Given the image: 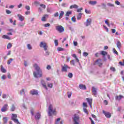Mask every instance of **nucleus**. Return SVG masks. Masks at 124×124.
Instances as JSON below:
<instances>
[{"label": "nucleus", "instance_id": "43", "mask_svg": "<svg viewBox=\"0 0 124 124\" xmlns=\"http://www.w3.org/2000/svg\"><path fill=\"white\" fill-rule=\"evenodd\" d=\"M105 24L108 26V27H110V24H109V22H108V19H107L105 21Z\"/></svg>", "mask_w": 124, "mask_h": 124}, {"label": "nucleus", "instance_id": "19", "mask_svg": "<svg viewBox=\"0 0 124 124\" xmlns=\"http://www.w3.org/2000/svg\"><path fill=\"white\" fill-rule=\"evenodd\" d=\"M2 38H3V39H8V40H11V38H10V37H9L7 35H3L2 36Z\"/></svg>", "mask_w": 124, "mask_h": 124}, {"label": "nucleus", "instance_id": "57", "mask_svg": "<svg viewBox=\"0 0 124 124\" xmlns=\"http://www.w3.org/2000/svg\"><path fill=\"white\" fill-rule=\"evenodd\" d=\"M71 20L72 21V22H76V19L74 16L72 17Z\"/></svg>", "mask_w": 124, "mask_h": 124}, {"label": "nucleus", "instance_id": "47", "mask_svg": "<svg viewBox=\"0 0 124 124\" xmlns=\"http://www.w3.org/2000/svg\"><path fill=\"white\" fill-rule=\"evenodd\" d=\"M54 43L55 44V46H58V45H59V43L58 42V40H55L54 41Z\"/></svg>", "mask_w": 124, "mask_h": 124}, {"label": "nucleus", "instance_id": "15", "mask_svg": "<svg viewBox=\"0 0 124 124\" xmlns=\"http://www.w3.org/2000/svg\"><path fill=\"white\" fill-rule=\"evenodd\" d=\"M79 88L80 90H87V86L84 84H79Z\"/></svg>", "mask_w": 124, "mask_h": 124}, {"label": "nucleus", "instance_id": "27", "mask_svg": "<svg viewBox=\"0 0 124 124\" xmlns=\"http://www.w3.org/2000/svg\"><path fill=\"white\" fill-rule=\"evenodd\" d=\"M101 55H102V56H107V55H108V53H107V52L103 50L101 52Z\"/></svg>", "mask_w": 124, "mask_h": 124}, {"label": "nucleus", "instance_id": "23", "mask_svg": "<svg viewBox=\"0 0 124 124\" xmlns=\"http://www.w3.org/2000/svg\"><path fill=\"white\" fill-rule=\"evenodd\" d=\"M0 70L1 72H2V73H5L6 72V70L4 69V68L3 67V66L2 65L0 66Z\"/></svg>", "mask_w": 124, "mask_h": 124}, {"label": "nucleus", "instance_id": "51", "mask_svg": "<svg viewBox=\"0 0 124 124\" xmlns=\"http://www.w3.org/2000/svg\"><path fill=\"white\" fill-rule=\"evenodd\" d=\"M85 13L87 14H91V11H89L87 9H85Z\"/></svg>", "mask_w": 124, "mask_h": 124}, {"label": "nucleus", "instance_id": "58", "mask_svg": "<svg viewBox=\"0 0 124 124\" xmlns=\"http://www.w3.org/2000/svg\"><path fill=\"white\" fill-rule=\"evenodd\" d=\"M83 10V8H80L77 10V12H81Z\"/></svg>", "mask_w": 124, "mask_h": 124}, {"label": "nucleus", "instance_id": "41", "mask_svg": "<svg viewBox=\"0 0 124 124\" xmlns=\"http://www.w3.org/2000/svg\"><path fill=\"white\" fill-rule=\"evenodd\" d=\"M83 111L84 112H85L86 114L87 115L89 114V112L88 111V109L86 108H83Z\"/></svg>", "mask_w": 124, "mask_h": 124}, {"label": "nucleus", "instance_id": "45", "mask_svg": "<svg viewBox=\"0 0 124 124\" xmlns=\"http://www.w3.org/2000/svg\"><path fill=\"white\" fill-rule=\"evenodd\" d=\"M119 64H120L121 65V66H124V60H123V62H120Z\"/></svg>", "mask_w": 124, "mask_h": 124}, {"label": "nucleus", "instance_id": "17", "mask_svg": "<svg viewBox=\"0 0 124 124\" xmlns=\"http://www.w3.org/2000/svg\"><path fill=\"white\" fill-rule=\"evenodd\" d=\"M124 96L122 95H120L119 96L116 95L115 96V99L116 100H118L120 101L121 100V99H122V98H124Z\"/></svg>", "mask_w": 124, "mask_h": 124}, {"label": "nucleus", "instance_id": "14", "mask_svg": "<svg viewBox=\"0 0 124 124\" xmlns=\"http://www.w3.org/2000/svg\"><path fill=\"white\" fill-rule=\"evenodd\" d=\"M7 107H8V105H7V104L4 105L1 109V112H5V111L7 110Z\"/></svg>", "mask_w": 124, "mask_h": 124}, {"label": "nucleus", "instance_id": "63", "mask_svg": "<svg viewBox=\"0 0 124 124\" xmlns=\"http://www.w3.org/2000/svg\"><path fill=\"white\" fill-rule=\"evenodd\" d=\"M31 14V12L30 11H28L25 12L26 15H29V14Z\"/></svg>", "mask_w": 124, "mask_h": 124}, {"label": "nucleus", "instance_id": "31", "mask_svg": "<svg viewBox=\"0 0 124 124\" xmlns=\"http://www.w3.org/2000/svg\"><path fill=\"white\" fill-rule=\"evenodd\" d=\"M3 121L4 124H7V117H3Z\"/></svg>", "mask_w": 124, "mask_h": 124}, {"label": "nucleus", "instance_id": "46", "mask_svg": "<svg viewBox=\"0 0 124 124\" xmlns=\"http://www.w3.org/2000/svg\"><path fill=\"white\" fill-rule=\"evenodd\" d=\"M47 86L48 87V88H53V84L52 83H49L47 84Z\"/></svg>", "mask_w": 124, "mask_h": 124}, {"label": "nucleus", "instance_id": "44", "mask_svg": "<svg viewBox=\"0 0 124 124\" xmlns=\"http://www.w3.org/2000/svg\"><path fill=\"white\" fill-rule=\"evenodd\" d=\"M27 47L29 50H31L32 47H31V44H28Z\"/></svg>", "mask_w": 124, "mask_h": 124}, {"label": "nucleus", "instance_id": "1", "mask_svg": "<svg viewBox=\"0 0 124 124\" xmlns=\"http://www.w3.org/2000/svg\"><path fill=\"white\" fill-rule=\"evenodd\" d=\"M33 67L37 72V73H36V72H33L34 77L35 78H40L41 77H42V71L40 70V68L37 65V64H34Z\"/></svg>", "mask_w": 124, "mask_h": 124}, {"label": "nucleus", "instance_id": "36", "mask_svg": "<svg viewBox=\"0 0 124 124\" xmlns=\"http://www.w3.org/2000/svg\"><path fill=\"white\" fill-rule=\"evenodd\" d=\"M107 5L110 7H114V4H112L111 3H108Z\"/></svg>", "mask_w": 124, "mask_h": 124}, {"label": "nucleus", "instance_id": "2", "mask_svg": "<svg viewBox=\"0 0 124 124\" xmlns=\"http://www.w3.org/2000/svg\"><path fill=\"white\" fill-rule=\"evenodd\" d=\"M48 115L49 117H51L53 115H57V111L56 108L53 109V105H49L48 106Z\"/></svg>", "mask_w": 124, "mask_h": 124}, {"label": "nucleus", "instance_id": "50", "mask_svg": "<svg viewBox=\"0 0 124 124\" xmlns=\"http://www.w3.org/2000/svg\"><path fill=\"white\" fill-rule=\"evenodd\" d=\"M67 94H68V97L69 98H70V97H71L72 93H70V92H68V93H67Z\"/></svg>", "mask_w": 124, "mask_h": 124}, {"label": "nucleus", "instance_id": "18", "mask_svg": "<svg viewBox=\"0 0 124 124\" xmlns=\"http://www.w3.org/2000/svg\"><path fill=\"white\" fill-rule=\"evenodd\" d=\"M40 117H41V114H40L39 112H38L35 115V120H39V119H40Z\"/></svg>", "mask_w": 124, "mask_h": 124}, {"label": "nucleus", "instance_id": "33", "mask_svg": "<svg viewBox=\"0 0 124 124\" xmlns=\"http://www.w3.org/2000/svg\"><path fill=\"white\" fill-rule=\"evenodd\" d=\"M12 47V44L10 43H8L7 46V49H10Z\"/></svg>", "mask_w": 124, "mask_h": 124}, {"label": "nucleus", "instance_id": "48", "mask_svg": "<svg viewBox=\"0 0 124 124\" xmlns=\"http://www.w3.org/2000/svg\"><path fill=\"white\" fill-rule=\"evenodd\" d=\"M83 107H86V108H87V107H88V104H87V103L84 102L83 103Z\"/></svg>", "mask_w": 124, "mask_h": 124}, {"label": "nucleus", "instance_id": "37", "mask_svg": "<svg viewBox=\"0 0 124 124\" xmlns=\"http://www.w3.org/2000/svg\"><path fill=\"white\" fill-rule=\"evenodd\" d=\"M68 77L69 78H72V77H73V74H72V73H69L68 74Z\"/></svg>", "mask_w": 124, "mask_h": 124}, {"label": "nucleus", "instance_id": "35", "mask_svg": "<svg viewBox=\"0 0 124 124\" xmlns=\"http://www.w3.org/2000/svg\"><path fill=\"white\" fill-rule=\"evenodd\" d=\"M70 64L71 65H75V61L74 60H72L70 61Z\"/></svg>", "mask_w": 124, "mask_h": 124}, {"label": "nucleus", "instance_id": "56", "mask_svg": "<svg viewBox=\"0 0 124 124\" xmlns=\"http://www.w3.org/2000/svg\"><path fill=\"white\" fill-rule=\"evenodd\" d=\"M104 103L105 105H108V101L106 100H105L104 101Z\"/></svg>", "mask_w": 124, "mask_h": 124}, {"label": "nucleus", "instance_id": "11", "mask_svg": "<svg viewBox=\"0 0 124 124\" xmlns=\"http://www.w3.org/2000/svg\"><path fill=\"white\" fill-rule=\"evenodd\" d=\"M86 100L88 102V103H89V105L91 108H93V106H92V105H93V99H90L89 98H87Z\"/></svg>", "mask_w": 124, "mask_h": 124}, {"label": "nucleus", "instance_id": "3", "mask_svg": "<svg viewBox=\"0 0 124 124\" xmlns=\"http://www.w3.org/2000/svg\"><path fill=\"white\" fill-rule=\"evenodd\" d=\"M12 120L17 124H21L20 122H19V120L17 119V114L13 113L12 114Z\"/></svg>", "mask_w": 124, "mask_h": 124}, {"label": "nucleus", "instance_id": "64", "mask_svg": "<svg viewBox=\"0 0 124 124\" xmlns=\"http://www.w3.org/2000/svg\"><path fill=\"white\" fill-rule=\"evenodd\" d=\"M73 43H74V46H77L78 44V43H77V42H73Z\"/></svg>", "mask_w": 124, "mask_h": 124}, {"label": "nucleus", "instance_id": "38", "mask_svg": "<svg viewBox=\"0 0 124 124\" xmlns=\"http://www.w3.org/2000/svg\"><path fill=\"white\" fill-rule=\"evenodd\" d=\"M51 26V24H50V23H46L44 25V27H45V28H47L48 27H50Z\"/></svg>", "mask_w": 124, "mask_h": 124}, {"label": "nucleus", "instance_id": "28", "mask_svg": "<svg viewBox=\"0 0 124 124\" xmlns=\"http://www.w3.org/2000/svg\"><path fill=\"white\" fill-rule=\"evenodd\" d=\"M70 9H72V8H78V6L76 4H74L70 6Z\"/></svg>", "mask_w": 124, "mask_h": 124}, {"label": "nucleus", "instance_id": "7", "mask_svg": "<svg viewBox=\"0 0 124 124\" xmlns=\"http://www.w3.org/2000/svg\"><path fill=\"white\" fill-rule=\"evenodd\" d=\"M67 69H70V67L64 64L63 66H62V72H67Z\"/></svg>", "mask_w": 124, "mask_h": 124}, {"label": "nucleus", "instance_id": "8", "mask_svg": "<svg viewBox=\"0 0 124 124\" xmlns=\"http://www.w3.org/2000/svg\"><path fill=\"white\" fill-rule=\"evenodd\" d=\"M103 113L104 114L106 118H111V116H112V114L110 112H106L104 110H103Z\"/></svg>", "mask_w": 124, "mask_h": 124}, {"label": "nucleus", "instance_id": "49", "mask_svg": "<svg viewBox=\"0 0 124 124\" xmlns=\"http://www.w3.org/2000/svg\"><path fill=\"white\" fill-rule=\"evenodd\" d=\"M34 110H33V109L32 108L31 110V113L32 116H33L34 115Z\"/></svg>", "mask_w": 124, "mask_h": 124}, {"label": "nucleus", "instance_id": "62", "mask_svg": "<svg viewBox=\"0 0 124 124\" xmlns=\"http://www.w3.org/2000/svg\"><path fill=\"white\" fill-rule=\"evenodd\" d=\"M46 69H48V70H50V69H51V65H48L46 67Z\"/></svg>", "mask_w": 124, "mask_h": 124}, {"label": "nucleus", "instance_id": "21", "mask_svg": "<svg viewBox=\"0 0 124 124\" xmlns=\"http://www.w3.org/2000/svg\"><path fill=\"white\" fill-rule=\"evenodd\" d=\"M17 16L18 17L20 21H23L25 20V17L20 14H18Z\"/></svg>", "mask_w": 124, "mask_h": 124}, {"label": "nucleus", "instance_id": "42", "mask_svg": "<svg viewBox=\"0 0 124 124\" xmlns=\"http://www.w3.org/2000/svg\"><path fill=\"white\" fill-rule=\"evenodd\" d=\"M113 53H114V54H116L117 55H119V53H118V51H117L116 49L113 48Z\"/></svg>", "mask_w": 124, "mask_h": 124}, {"label": "nucleus", "instance_id": "53", "mask_svg": "<svg viewBox=\"0 0 124 124\" xmlns=\"http://www.w3.org/2000/svg\"><path fill=\"white\" fill-rule=\"evenodd\" d=\"M88 55H89V53H88L87 52H84L83 53L84 57H88Z\"/></svg>", "mask_w": 124, "mask_h": 124}, {"label": "nucleus", "instance_id": "60", "mask_svg": "<svg viewBox=\"0 0 124 124\" xmlns=\"http://www.w3.org/2000/svg\"><path fill=\"white\" fill-rule=\"evenodd\" d=\"M6 13H7V14H11V12L9 10H7L6 11Z\"/></svg>", "mask_w": 124, "mask_h": 124}, {"label": "nucleus", "instance_id": "40", "mask_svg": "<svg viewBox=\"0 0 124 124\" xmlns=\"http://www.w3.org/2000/svg\"><path fill=\"white\" fill-rule=\"evenodd\" d=\"M110 69L111 71H113V72H115V71H116V68H115V67H111L110 68Z\"/></svg>", "mask_w": 124, "mask_h": 124}, {"label": "nucleus", "instance_id": "34", "mask_svg": "<svg viewBox=\"0 0 124 124\" xmlns=\"http://www.w3.org/2000/svg\"><path fill=\"white\" fill-rule=\"evenodd\" d=\"M13 61V59L12 58L10 59V60H8L7 62V64H10V63H11V62H12Z\"/></svg>", "mask_w": 124, "mask_h": 124}, {"label": "nucleus", "instance_id": "30", "mask_svg": "<svg viewBox=\"0 0 124 124\" xmlns=\"http://www.w3.org/2000/svg\"><path fill=\"white\" fill-rule=\"evenodd\" d=\"M71 14H72V12L67 11L66 13V14L65 15V16H67V17H68L70 15H71Z\"/></svg>", "mask_w": 124, "mask_h": 124}, {"label": "nucleus", "instance_id": "5", "mask_svg": "<svg viewBox=\"0 0 124 124\" xmlns=\"http://www.w3.org/2000/svg\"><path fill=\"white\" fill-rule=\"evenodd\" d=\"M56 30L57 31H59L60 33L64 31V28L62 25H58L56 26Z\"/></svg>", "mask_w": 124, "mask_h": 124}, {"label": "nucleus", "instance_id": "16", "mask_svg": "<svg viewBox=\"0 0 124 124\" xmlns=\"http://www.w3.org/2000/svg\"><path fill=\"white\" fill-rule=\"evenodd\" d=\"M31 94H32V95H34V94L37 95V94H38V92H37V90H32L31 91Z\"/></svg>", "mask_w": 124, "mask_h": 124}, {"label": "nucleus", "instance_id": "25", "mask_svg": "<svg viewBox=\"0 0 124 124\" xmlns=\"http://www.w3.org/2000/svg\"><path fill=\"white\" fill-rule=\"evenodd\" d=\"M96 3H97V2H96V1L91 0L89 1V4H91V5H95Z\"/></svg>", "mask_w": 124, "mask_h": 124}, {"label": "nucleus", "instance_id": "9", "mask_svg": "<svg viewBox=\"0 0 124 124\" xmlns=\"http://www.w3.org/2000/svg\"><path fill=\"white\" fill-rule=\"evenodd\" d=\"M102 60L101 59H98L96 61V62H95L96 64H98V66L99 67H101L102 66V62H101Z\"/></svg>", "mask_w": 124, "mask_h": 124}, {"label": "nucleus", "instance_id": "24", "mask_svg": "<svg viewBox=\"0 0 124 124\" xmlns=\"http://www.w3.org/2000/svg\"><path fill=\"white\" fill-rule=\"evenodd\" d=\"M63 15H64V12L63 11H61L59 15V19H62Z\"/></svg>", "mask_w": 124, "mask_h": 124}, {"label": "nucleus", "instance_id": "54", "mask_svg": "<svg viewBox=\"0 0 124 124\" xmlns=\"http://www.w3.org/2000/svg\"><path fill=\"white\" fill-rule=\"evenodd\" d=\"M104 27V29H105L106 31H107L108 32V31H109V30L108 29V28H107V27L105 26H103Z\"/></svg>", "mask_w": 124, "mask_h": 124}, {"label": "nucleus", "instance_id": "29", "mask_svg": "<svg viewBox=\"0 0 124 124\" xmlns=\"http://www.w3.org/2000/svg\"><path fill=\"white\" fill-rule=\"evenodd\" d=\"M16 109V108L15 107V106L14 105H12V107L11 108V111L12 112H14V111H15V109Z\"/></svg>", "mask_w": 124, "mask_h": 124}, {"label": "nucleus", "instance_id": "32", "mask_svg": "<svg viewBox=\"0 0 124 124\" xmlns=\"http://www.w3.org/2000/svg\"><path fill=\"white\" fill-rule=\"evenodd\" d=\"M57 51H58V52H61V51H64V48L59 47L57 48Z\"/></svg>", "mask_w": 124, "mask_h": 124}, {"label": "nucleus", "instance_id": "39", "mask_svg": "<svg viewBox=\"0 0 124 124\" xmlns=\"http://www.w3.org/2000/svg\"><path fill=\"white\" fill-rule=\"evenodd\" d=\"M101 5L102 6L103 9H105V8H106V4H105L104 3H102Z\"/></svg>", "mask_w": 124, "mask_h": 124}, {"label": "nucleus", "instance_id": "12", "mask_svg": "<svg viewBox=\"0 0 124 124\" xmlns=\"http://www.w3.org/2000/svg\"><path fill=\"white\" fill-rule=\"evenodd\" d=\"M40 7H39V10H40V12L42 11L43 9H45L46 8V5L41 4H40Z\"/></svg>", "mask_w": 124, "mask_h": 124}, {"label": "nucleus", "instance_id": "4", "mask_svg": "<svg viewBox=\"0 0 124 124\" xmlns=\"http://www.w3.org/2000/svg\"><path fill=\"white\" fill-rule=\"evenodd\" d=\"M40 48H44L45 51H47L48 49V46L45 42H41L39 45Z\"/></svg>", "mask_w": 124, "mask_h": 124}, {"label": "nucleus", "instance_id": "61", "mask_svg": "<svg viewBox=\"0 0 124 124\" xmlns=\"http://www.w3.org/2000/svg\"><path fill=\"white\" fill-rule=\"evenodd\" d=\"M54 16L55 17H58V16H59V13L57 12L55 14H54Z\"/></svg>", "mask_w": 124, "mask_h": 124}, {"label": "nucleus", "instance_id": "20", "mask_svg": "<svg viewBox=\"0 0 124 124\" xmlns=\"http://www.w3.org/2000/svg\"><path fill=\"white\" fill-rule=\"evenodd\" d=\"M92 93H93V94H94V95H96V93H97L96 88H95L94 87H92Z\"/></svg>", "mask_w": 124, "mask_h": 124}, {"label": "nucleus", "instance_id": "59", "mask_svg": "<svg viewBox=\"0 0 124 124\" xmlns=\"http://www.w3.org/2000/svg\"><path fill=\"white\" fill-rule=\"evenodd\" d=\"M42 85H43V86L44 87V88H45L46 90H48V88H47L46 84H43Z\"/></svg>", "mask_w": 124, "mask_h": 124}, {"label": "nucleus", "instance_id": "52", "mask_svg": "<svg viewBox=\"0 0 124 124\" xmlns=\"http://www.w3.org/2000/svg\"><path fill=\"white\" fill-rule=\"evenodd\" d=\"M1 79H2V80H5V79H6V76H5V75H3L1 77Z\"/></svg>", "mask_w": 124, "mask_h": 124}, {"label": "nucleus", "instance_id": "55", "mask_svg": "<svg viewBox=\"0 0 124 124\" xmlns=\"http://www.w3.org/2000/svg\"><path fill=\"white\" fill-rule=\"evenodd\" d=\"M60 121H61V118H59L57 119L55 124H59V122H60Z\"/></svg>", "mask_w": 124, "mask_h": 124}, {"label": "nucleus", "instance_id": "13", "mask_svg": "<svg viewBox=\"0 0 124 124\" xmlns=\"http://www.w3.org/2000/svg\"><path fill=\"white\" fill-rule=\"evenodd\" d=\"M92 23V19L90 18L86 20V22L85 23V26L86 27H88V26H90L91 24Z\"/></svg>", "mask_w": 124, "mask_h": 124}, {"label": "nucleus", "instance_id": "10", "mask_svg": "<svg viewBox=\"0 0 124 124\" xmlns=\"http://www.w3.org/2000/svg\"><path fill=\"white\" fill-rule=\"evenodd\" d=\"M48 15H45L41 19L42 22H46L47 21V18L48 17Z\"/></svg>", "mask_w": 124, "mask_h": 124}, {"label": "nucleus", "instance_id": "22", "mask_svg": "<svg viewBox=\"0 0 124 124\" xmlns=\"http://www.w3.org/2000/svg\"><path fill=\"white\" fill-rule=\"evenodd\" d=\"M116 45L118 49H121V47H122V44L121 43V42H120V41H117Z\"/></svg>", "mask_w": 124, "mask_h": 124}, {"label": "nucleus", "instance_id": "6", "mask_svg": "<svg viewBox=\"0 0 124 124\" xmlns=\"http://www.w3.org/2000/svg\"><path fill=\"white\" fill-rule=\"evenodd\" d=\"M78 121H79V115L75 114L74 117L73 118V122H74V124H79Z\"/></svg>", "mask_w": 124, "mask_h": 124}, {"label": "nucleus", "instance_id": "26", "mask_svg": "<svg viewBox=\"0 0 124 124\" xmlns=\"http://www.w3.org/2000/svg\"><path fill=\"white\" fill-rule=\"evenodd\" d=\"M83 14L82 13H79L77 17V20H80L81 18H82V15Z\"/></svg>", "mask_w": 124, "mask_h": 124}]
</instances>
